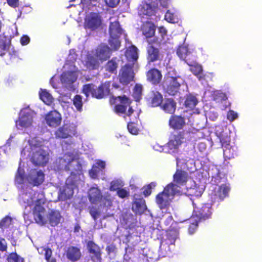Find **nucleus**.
I'll return each mask as SVG.
<instances>
[{"mask_svg": "<svg viewBox=\"0 0 262 262\" xmlns=\"http://www.w3.org/2000/svg\"><path fill=\"white\" fill-rule=\"evenodd\" d=\"M64 255L71 261L75 262L80 259L81 253L77 247L70 246L66 250Z\"/></svg>", "mask_w": 262, "mask_h": 262, "instance_id": "nucleus-22", "label": "nucleus"}, {"mask_svg": "<svg viewBox=\"0 0 262 262\" xmlns=\"http://www.w3.org/2000/svg\"><path fill=\"white\" fill-rule=\"evenodd\" d=\"M183 79L181 76L168 72L164 78L162 86L164 91L169 95L174 96L179 93Z\"/></svg>", "mask_w": 262, "mask_h": 262, "instance_id": "nucleus-3", "label": "nucleus"}, {"mask_svg": "<svg viewBox=\"0 0 262 262\" xmlns=\"http://www.w3.org/2000/svg\"><path fill=\"white\" fill-rule=\"evenodd\" d=\"M178 236V233L176 230H169L167 231L166 233V238L161 241V246L164 244L168 245H174Z\"/></svg>", "mask_w": 262, "mask_h": 262, "instance_id": "nucleus-30", "label": "nucleus"}, {"mask_svg": "<svg viewBox=\"0 0 262 262\" xmlns=\"http://www.w3.org/2000/svg\"><path fill=\"white\" fill-rule=\"evenodd\" d=\"M230 190V187L229 184H223L215 187L212 190L211 196L212 199L214 201H222L229 195V192Z\"/></svg>", "mask_w": 262, "mask_h": 262, "instance_id": "nucleus-14", "label": "nucleus"}, {"mask_svg": "<svg viewBox=\"0 0 262 262\" xmlns=\"http://www.w3.org/2000/svg\"><path fill=\"white\" fill-rule=\"evenodd\" d=\"M102 194L101 190L95 187H91L89 191L88 198L90 202L93 204H96L100 202Z\"/></svg>", "mask_w": 262, "mask_h": 262, "instance_id": "nucleus-26", "label": "nucleus"}, {"mask_svg": "<svg viewBox=\"0 0 262 262\" xmlns=\"http://www.w3.org/2000/svg\"><path fill=\"white\" fill-rule=\"evenodd\" d=\"M35 201L34 200L33 197L28 193H23L19 199V202L24 208L26 209L28 207H31L35 204Z\"/></svg>", "mask_w": 262, "mask_h": 262, "instance_id": "nucleus-35", "label": "nucleus"}, {"mask_svg": "<svg viewBox=\"0 0 262 262\" xmlns=\"http://www.w3.org/2000/svg\"><path fill=\"white\" fill-rule=\"evenodd\" d=\"M87 248L90 254L89 262H101V252L100 247L94 242L90 241L87 243Z\"/></svg>", "mask_w": 262, "mask_h": 262, "instance_id": "nucleus-15", "label": "nucleus"}, {"mask_svg": "<svg viewBox=\"0 0 262 262\" xmlns=\"http://www.w3.org/2000/svg\"><path fill=\"white\" fill-rule=\"evenodd\" d=\"M188 178V174L186 171L178 169L173 175L172 182L167 185H170L172 189L176 190V192L178 194H180L181 192L180 188L181 186L186 185Z\"/></svg>", "mask_w": 262, "mask_h": 262, "instance_id": "nucleus-9", "label": "nucleus"}, {"mask_svg": "<svg viewBox=\"0 0 262 262\" xmlns=\"http://www.w3.org/2000/svg\"><path fill=\"white\" fill-rule=\"evenodd\" d=\"M73 194V190L71 189L68 186H67L61 191L59 196L61 198L62 200L65 201L70 199Z\"/></svg>", "mask_w": 262, "mask_h": 262, "instance_id": "nucleus-43", "label": "nucleus"}, {"mask_svg": "<svg viewBox=\"0 0 262 262\" xmlns=\"http://www.w3.org/2000/svg\"><path fill=\"white\" fill-rule=\"evenodd\" d=\"M112 54V50L108 46L101 44L95 50V56L101 62L108 59Z\"/></svg>", "mask_w": 262, "mask_h": 262, "instance_id": "nucleus-19", "label": "nucleus"}, {"mask_svg": "<svg viewBox=\"0 0 262 262\" xmlns=\"http://www.w3.org/2000/svg\"><path fill=\"white\" fill-rule=\"evenodd\" d=\"M9 55L10 60L12 62L15 61L17 62L19 59L18 52L13 48L9 52Z\"/></svg>", "mask_w": 262, "mask_h": 262, "instance_id": "nucleus-56", "label": "nucleus"}, {"mask_svg": "<svg viewBox=\"0 0 262 262\" xmlns=\"http://www.w3.org/2000/svg\"><path fill=\"white\" fill-rule=\"evenodd\" d=\"M155 182H151L150 184L143 187L142 193L145 196H148L151 193V189L156 186Z\"/></svg>", "mask_w": 262, "mask_h": 262, "instance_id": "nucleus-54", "label": "nucleus"}, {"mask_svg": "<svg viewBox=\"0 0 262 262\" xmlns=\"http://www.w3.org/2000/svg\"><path fill=\"white\" fill-rule=\"evenodd\" d=\"M12 219L9 215H6L0 221V228L4 231L9 227L12 224Z\"/></svg>", "mask_w": 262, "mask_h": 262, "instance_id": "nucleus-44", "label": "nucleus"}, {"mask_svg": "<svg viewBox=\"0 0 262 262\" xmlns=\"http://www.w3.org/2000/svg\"><path fill=\"white\" fill-rule=\"evenodd\" d=\"M158 33L160 35L159 37L163 41L165 39V37L167 36L166 29L163 26L160 27L158 28Z\"/></svg>", "mask_w": 262, "mask_h": 262, "instance_id": "nucleus-64", "label": "nucleus"}, {"mask_svg": "<svg viewBox=\"0 0 262 262\" xmlns=\"http://www.w3.org/2000/svg\"><path fill=\"white\" fill-rule=\"evenodd\" d=\"M142 34L147 38H150L154 36L156 31V26L152 23L146 22L142 27Z\"/></svg>", "mask_w": 262, "mask_h": 262, "instance_id": "nucleus-28", "label": "nucleus"}, {"mask_svg": "<svg viewBox=\"0 0 262 262\" xmlns=\"http://www.w3.org/2000/svg\"><path fill=\"white\" fill-rule=\"evenodd\" d=\"M148 100L152 106H159L161 105L163 101V96L159 92L152 91L151 92Z\"/></svg>", "mask_w": 262, "mask_h": 262, "instance_id": "nucleus-29", "label": "nucleus"}, {"mask_svg": "<svg viewBox=\"0 0 262 262\" xmlns=\"http://www.w3.org/2000/svg\"><path fill=\"white\" fill-rule=\"evenodd\" d=\"M220 142L223 149L226 147H229L230 145V138L228 136H221L220 137Z\"/></svg>", "mask_w": 262, "mask_h": 262, "instance_id": "nucleus-57", "label": "nucleus"}, {"mask_svg": "<svg viewBox=\"0 0 262 262\" xmlns=\"http://www.w3.org/2000/svg\"><path fill=\"white\" fill-rule=\"evenodd\" d=\"M76 126L73 123L64 124L59 127L55 132V138L57 139L68 138L76 134Z\"/></svg>", "mask_w": 262, "mask_h": 262, "instance_id": "nucleus-13", "label": "nucleus"}, {"mask_svg": "<svg viewBox=\"0 0 262 262\" xmlns=\"http://www.w3.org/2000/svg\"><path fill=\"white\" fill-rule=\"evenodd\" d=\"M122 33V29L118 21L111 22L109 27L110 36H120Z\"/></svg>", "mask_w": 262, "mask_h": 262, "instance_id": "nucleus-34", "label": "nucleus"}, {"mask_svg": "<svg viewBox=\"0 0 262 262\" xmlns=\"http://www.w3.org/2000/svg\"><path fill=\"white\" fill-rule=\"evenodd\" d=\"M135 194L134 196L135 199L132 203V210L136 214H141L143 213L147 209L145 204V201L143 198H138Z\"/></svg>", "mask_w": 262, "mask_h": 262, "instance_id": "nucleus-23", "label": "nucleus"}, {"mask_svg": "<svg viewBox=\"0 0 262 262\" xmlns=\"http://www.w3.org/2000/svg\"><path fill=\"white\" fill-rule=\"evenodd\" d=\"M33 123V116L30 113L23 112L20 114L19 119L15 122L18 129L27 128L31 126Z\"/></svg>", "mask_w": 262, "mask_h": 262, "instance_id": "nucleus-18", "label": "nucleus"}, {"mask_svg": "<svg viewBox=\"0 0 262 262\" xmlns=\"http://www.w3.org/2000/svg\"><path fill=\"white\" fill-rule=\"evenodd\" d=\"M110 81L101 83L98 87L93 83H88L83 85L82 92L88 97L91 95L93 97L102 99L110 93Z\"/></svg>", "mask_w": 262, "mask_h": 262, "instance_id": "nucleus-2", "label": "nucleus"}, {"mask_svg": "<svg viewBox=\"0 0 262 262\" xmlns=\"http://www.w3.org/2000/svg\"><path fill=\"white\" fill-rule=\"evenodd\" d=\"M163 40L159 37L156 36L151 38H147V42L148 43L147 46H152L153 47H160L161 45L162 41Z\"/></svg>", "mask_w": 262, "mask_h": 262, "instance_id": "nucleus-51", "label": "nucleus"}, {"mask_svg": "<svg viewBox=\"0 0 262 262\" xmlns=\"http://www.w3.org/2000/svg\"><path fill=\"white\" fill-rule=\"evenodd\" d=\"M161 107L166 113L173 114L176 109V103L172 98H167Z\"/></svg>", "mask_w": 262, "mask_h": 262, "instance_id": "nucleus-33", "label": "nucleus"}, {"mask_svg": "<svg viewBox=\"0 0 262 262\" xmlns=\"http://www.w3.org/2000/svg\"><path fill=\"white\" fill-rule=\"evenodd\" d=\"M170 128L174 130H181L186 125L185 118L179 115H171L168 121Z\"/></svg>", "mask_w": 262, "mask_h": 262, "instance_id": "nucleus-20", "label": "nucleus"}, {"mask_svg": "<svg viewBox=\"0 0 262 262\" xmlns=\"http://www.w3.org/2000/svg\"><path fill=\"white\" fill-rule=\"evenodd\" d=\"M24 170L23 169H21L20 167H18L15 176V181L19 184H23L24 181Z\"/></svg>", "mask_w": 262, "mask_h": 262, "instance_id": "nucleus-52", "label": "nucleus"}, {"mask_svg": "<svg viewBox=\"0 0 262 262\" xmlns=\"http://www.w3.org/2000/svg\"><path fill=\"white\" fill-rule=\"evenodd\" d=\"M105 71L110 74H116L118 68V60L117 57H113L109 60L104 67Z\"/></svg>", "mask_w": 262, "mask_h": 262, "instance_id": "nucleus-27", "label": "nucleus"}, {"mask_svg": "<svg viewBox=\"0 0 262 262\" xmlns=\"http://www.w3.org/2000/svg\"><path fill=\"white\" fill-rule=\"evenodd\" d=\"M198 103V100L196 97L193 95L189 94L186 95L184 101V106L186 108L192 110Z\"/></svg>", "mask_w": 262, "mask_h": 262, "instance_id": "nucleus-36", "label": "nucleus"}, {"mask_svg": "<svg viewBox=\"0 0 262 262\" xmlns=\"http://www.w3.org/2000/svg\"><path fill=\"white\" fill-rule=\"evenodd\" d=\"M7 243L5 238L0 237V251L4 252L7 250Z\"/></svg>", "mask_w": 262, "mask_h": 262, "instance_id": "nucleus-63", "label": "nucleus"}, {"mask_svg": "<svg viewBox=\"0 0 262 262\" xmlns=\"http://www.w3.org/2000/svg\"><path fill=\"white\" fill-rule=\"evenodd\" d=\"M127 129L129 132L133 135H137L138 133L139 129L136 124L132 122H129L127 124Z\"/></svg>", "mask_w": 262, "mask_h": 262, "instance_id": "nucleus-58", "label": "nucleus"}, {"mask_svg": "<svg viewBox=\"0 0 262 262\" xmlns=\"http://www.w3.org/2000/svg\"><path fill=\"white\" fill-rule=\"evenodd\" d=\"M177 53L181 59L185 60L186 63L189 62V58L188 57L190 55L191 52L189 51L187 46H179Z\"/></svg>", "mask_w": 262, "mask_h": 262, "instance_id": "nucleus-38", "label": "nucleus"}, {"mask_svg": "<svg viewBox=\"0 0 262 262\" xmlns=\"http://www.w3.org/2000/svg\"><path fill=\"white\" fill-rule=\"evenodd\" d=\"M138 10L140 15L151 16L155 13V8L147 3H143L140 5Z\"/></svg>", "mask_w": 262, "mask_h": 262, "instance_id": "nucleus-32", "label": "nucleus"}, {"mask_svg": "<svg viewBox=\"0 0 262 262\" xmlns=\"http://www.w3.org/2000/svg\"><path fill=\"white\" fill-rule=\"evenodd\" d=\"M119 187L120 184L117 181H113L110 183L109 189L111 191H117L120 188Z\"/></svg>", "mask_w": 262, "mask_h": 262, "instance_id": "nucleus-61", "label": "nucleus"}, {"mask_svg": "<svg viewBox=\"0 0 262 262\" xmlns=\"http://www.w3.org/2000/svg\"><path fill=\"white\" fill-rule=\"evenodd\" d=\"M107 254L110 255H115L117 252V248L114 244H111L106 247Z\"/></svg>", "mask_w": 262, "mask_h": 262, "instance_id": "nucleus-60", "label": "nucleus"}, {"mask_svg": "<svg viewBox=\"0 0 262 262\" xmlns=\"http://www.w3.org/2000/svg\"><path fill=\"white\" fill-rule=\"evenodd\" d=\"M46 203L44 198L36 199L35 205L32 209V214L35 222L41 226L49 223L52 227L57 226L60 222L62 216L60 211L55 209L51 210L45 217L46 209L43 205Z\"/></svg>", "mask_w": 262, "mask_h": 262, "instance_id": "nucleus-1", "label": "nucleus"}, {"mask_svg": "<svg viewBox=\"0 0 262 262\" xmlns=\"http://www.w3.org/2000/svg\"><path fill=\"white\" fill-rule=\"evenodd\" d=\"M77 77L73 72H67L62 74L61 81L62 83L72 84L76 80Z\"/></svg>", "mask_w": 262, "mask_h": 262, "instance_id": "nucleus-39", "label": "nucleus"}, {"mask_svg": "<svg viewBox=\"0 0 262 262\" xmlns=\"http://www.w3.org/2000/svg\"><path fill=\"white\" fill-rule=\"evenodd\" d=\"M237 148L230 145L223 149L224 157L226 159H231L234 158L237 156Z\"/></svg>", "mask_w": 262, "mask_h": 262, "instance_id": "nucleus-40", "label": "nucleus"}, {"mask_svg": "<svg viewBox=\"0 0 262 262\" xmlns=\"http://www.w3.org/2000/svg\"><path fill=\"white\" fill-rule=\"evenodd\" d=\"M165 19L168 23H175L177 22V15L174 12H172L170 10H168L164 16Z\"/></svg>", "mask_w": 262, "mask_h": 262, "instance_id": "nucleus-46", "label": "nucleus"}, {"mask_svg": "<svg viewBox=\"0 0 262 262\" xmlns=\"http://www.w3.org/2000/svg\"><path fill=\"white\" fill-rule=\"evenodd\" d=\"M212 95L213 100L219 102L223 100H226L227 99V97L226 94L220 91H214Z\"/></svg>", "mask_w": 262, "mask_h": 262, "instance_id": "nucleus-49", "label": "nucleus"}, {"mask_svg": "<svg viewBox=\"0 0 262 262\" xmlns=\"http://www.w3.org/2000/svg\"><path fill=\"white\" fill-rule=\"evenodd\" d=\"M112 98L117 103L114 107V111L116 114L118 115L124 114V118L125 116H132L134 110L130 106L132 101L129 97L123 95L117 97L113 96Z\"/></svg>", "mask_w": 262, "mask_h": 262, "instance_id": "nucleus-5", "label": "nucleus"}, {"mask_svg": "<svg viewBox=\"0 0 262 262\" xmlns=\"http://www.w3.org/2000/svg\"><path fill=\"white\" fill-rule=\"evenodd\" d=\"M192 204L193 206V217H196L199 221H205L211 217L212 214V208L211 205L209 203L203 204L201 207L198 208L196 204L194 203V200L191 198Z\"/></svg>", "mask_w": 262, "mask_h": 262, "instance_id": "nucleus-8", "label": "nucleus"}, {"mask_svg": "<svg viewBox=\"0 0 262 262\" xmlns=\"http://www.w3.org/2000/svg\"><path fill=\"white\" fill-rule=\"evenodd\" d=\"M203 192V190L202 188H200L196 186L194 187L193 188H190V195L192 196H195L196 198L200 197Z\"/></svg>", "mask_w": 262, "mask_h": 262, "instance_id": "nucleus-55", "label": "nucleus"}, {"mask_svg": "<svg viewBox=\"0 0 262 262\" xmlns=\"http://www.w3.org/2000/svg\"><path fill=\"white\" fill-rule=\"evenodd\" d=\"M194 217H191L190 219V224L188 227V232L190 234H193L198 226L199 222H200L198 219H196L193 220Z\"/></svg>", "mask_w": 262, "mask_h": 262, "instance_id": "nucleus-53", "label": "nucleus"}, {"mask_svg": "<svg viewBox=\"0 0 262 262\" xmlns=\"http://www.w3.org/2000/svg\"><path fill=\"white\" fill-rule=\"evenodd\" d=\"M146 59L149 64L160 60V53L159 49L152 46L146 47Z\"/></svg>", "mask_w": 262, "mask_h": 262, "instance_id": "nucleus-24", "label": "nucleus"}, {"mask_svg": "<svg viewBox=\"0 0 262 262\" xmlns=\"http://www.w3.org/2000/svg\"><path fill=\"white\" fill-rule=\"evenodd\" d=\"M190 67V71L200 81L205 79V75L203 73L202 66L196 62H187Z\"/></svg>", "mask_w": 262, "mask_h": 262, "instance_id": "nucleus-25", "label": "nucleus"}, {"mask_svg": "<svg viewBox=\"0 0 262 262\" xmlns=\"http://www.w3.org/2000/svg\"><path fill=\"white\" fill-rule=\"evenodd\" d=\"M73 103L78 111L81 112L82 111L83 102L82 97L80 95H76L74 97Z\"/></svg>", "mask_w": 262, "mask_h": 262, "instance_id": "nucleus-45", "label": "nucleus"}, {"mask_svg": "<svg viewBox=\"0 0 262 262\" xmlns=\"http://www.w3.org/2000/svg\"><path fill=\"white\" fill-rule=\"evenodd\" d=\"M126 56L129 61L136 62L138 59V49L134 45H132L126 51Z\"/></svg>", "mask_w": 262, "mask_h": 262, "instance_id": "nucleus-37", "label": "nucleus"}, {"mask_svg": "<svg viewBox=\"0 0 262 262\" xmlns=\"http://www.w3.org/2000/svg\"><path fill=\"white\" fill-rule=\"evenodd\" d=\"M135 73L133 66L125 64L121 67L119 70L118 79L120 84L127 85L134 80Z\"/></svg>", "mask_w": 262, "mask_h": 262, "instance_id": "nucleus-10", "label": "nucleus"}, {"mask_svg": "<svg viewBox=\"0 0 262 262\" xmlns=\"http://www.w3.org/2000/svg\"><path fill=\"white\" fill-rule=\"evenodd\" d=\"M59 164L66 171H71L72 176L82 174V167L79 160L71 153H66L59 159Z\"/></svg>", "mask_w": 262, "mask_h": 262, "instance_id": "nucleus-4", "label": "nucleus"}, {"mask_svg": "<svg viewBox=\"0 0 262 262\" xmlns=\"http://www.w3.org/2000/svg\"><path fill=\"white\" fill-rule=\"evenodd\" d=\"M117 195L121 199H124L129 196V191L125 188H120L117 191Z\"/></svg>", "mask_w": 262, "mask_h": 262, "instance_id": "nucleus-59", "label": "nucleus"}, {"mask_svg": "<svg viewBox=\"0 0 262 262\" xmlns=\"http://www.w3.org/2000/svg\"><path fill=\"white\" fill-rule=\"evenodd\" d=\"M28 180L33 186L41 185L45 180V174L41 170H37L36 169H31L28 174Z\"/></svg>", "mask_w": 262, "mask_h": 262, "instance_id": "nucleus-17", "label": "nucleus"}, {"mask_svg": "<svg viewBox=\"0 0 262 262\" xmlns=\"http://www.w3.org/2000/svg\"><path fill=\"white\" fill-rule=\"evenodd\" d=\"M102 24V19L98 13L91 12L84 18V28L91 31H94L99 28Z\"/></svg>", "mask_w": 262, "mask_h": 262, "instance_id": "nucleus-12", "label": "nucleus"}, {"mask_svg": "<svg viewBox=\"0 0 262 262\" xmlns=\"http://www.w3.org/2000/svg\"><path fill=\"white\" fill-rule=\"evenodd\" d=\"M147 80L153 85H158L160 83L162 78V74L160 71L152 68L146 73Z\"/></svg>", "mask_w": 262, "mask_h": 262, "instance_id": "nucleus-21", "label": "nucleus"}, {"mask_svg": "<svg viewBox=\"0 0 262 262\" xmlns=\"http://www.w3.org/2000/svg\"><path fill=\"white\" fill-rule=\"evenodd\" d=\"M10 43V40L5 36L0 38V49L4 51L8 50Z\"/></svg>", "mask_w": 262, "mask_h": 262, "instance_id": "nucleus-50", "label": "nucleus"}, {"mask_svg": "<svg viewBox=\"0 0 262 262\" xmlns=\"http://www.w3.org/2000/svg\"><path fill=\"white\" fill-rule=\"evenodd\" d=\"M237 117V114L233 110H230L227 113V119L230 121H233Z\"/></svg>", "mask_w": 262, "mask_h": 262, "instance_id": "nucleus-62", "label": "nucleus"}, {"mask_svg": "<svg viewBox=\"0 0 262 262\" xmlns=\"http://www.w3.org/2000/svg\"><path fill=\"white\" fill-rule=\"evenodd\" d=\"M39 97L41 100L47 105H50L53 100L52 95L46 90H40Z\"/></svg>", "mask_w": 262, "mask_h": 262, "instance_id": "nucleus-41", "label": "nucleus"}, {"mask_svg": "<svg viewBox=\"0 0 262 262\" xmlns=\"http://www.w3.org/2000/svg\"><path fill=\"white\" fill-rule=\"evenodd\" d=\"M178 194L170 185H167L163 190L156 195V202L161 209H167L174 195Z\"/></svg>", "mask_w": 262, "mask_h": 262, "instance_id": "nucleus-6", "label": "nucleus"}, {"mask_svg": "<svg viewBox=\"0 0 262 262\" xmlns=\"http://www.w3.org/2000/svg\"><path fill=\"white\" fill-rule=\"evenodd\" d=\"M96 57L92 55H88L85 61V66L90 70L98 69L100 66L99 60Z\"/></svg>", "mask_w": 262, "mask_h": 262, "instance_id": "nucleus-31", "label": "nucleus"}, {"mask_svg": "<svg viewBox=\"0 0 262 262\" xmlns=\"http://www.w3.org/2000/svg\"><path fill=\"white\" fill-rule=\"evenodd\" d=\"M100 203H101L104 207H111L112 206L113 200L110 194H106L104 196H101Z\"/></svg>", "mask_w": 262, "mask_h": 262, "instance_id": "nucleus-48", "label": "nucleus"}, {"mask_svg": "<svg viewBox=\"0 0 262 262\" xmlns=\"http://www.w3.org/2000/svg\"><path fill=\"white\" fill-rule=\"evenodd\" d=\"M120 36H110L109 39V44L111 47V50H117L121 45L120 41L119 40Z\"/></svg>", "mask_w": 262, "mask_h": 262, "instance_id": "nucleus-42", "label": "nucleus"}, {"mask_svg": "<svg viewBox=\"0 0 262 262\" xmlns=\"http://www.w3.org/2000/svg\"><path fill=\"white\" fill-rule=\"evenodd\" d=\"M185 131H179L171 134L168 142L165 145L166 152L172 154L178 151L179 147L184 142Z\"/></svg>", "mask_w": 262, "mask_h": 262, "instance_id": "nucleus-7", "label": "nucleus"}, {"mask_svg": "<svg viewBox=\"0 0 262 262\" xmlns=\"http://www.w3.org/2000/svg\"><path fill=\"white\" fill-rule=\"evenodd\" d=\"M32 151V163L36 166H45L48 162L49 154L40 146L34 147Z\"/></svg>", "mask_w": 262, "mask_h": 262, "instance_id": "nucleus-11", "label": "nucleus"}, {"mask_svg": "<svg viewBox=\"0 0 262 262\" xmlns=\"http://www.w3.org/2000/svg\"><path fill=\"white\" fill-rule=\"evenodd\" d=\"M45 120L47 124L50 127H56L61 124L62 118L59 113L54 110L46 115Z\"/></svg>", "mask_w": 262, "mask_h": 262, "instance_id": "nucleus-16", "label": "nucleus"}, {"mask_svg": "<svg viewBox=\"0 0 262 262\" xmlns=\"http://www.w3.org/2000/svg\"><path fill=\"white\" fill-rule=\"evenodd\" d=\"M7 261L8 262H24V258L16 252H12L8 255Z\"/></svg>", "mask_w": 262, "mask_h": 262, "instance_id": "nucleus-47", "label": "nucleus"}]
</instances>
